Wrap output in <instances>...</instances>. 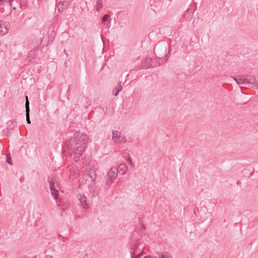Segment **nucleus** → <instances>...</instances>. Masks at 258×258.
<instances>
[{
    "mask_svg": "<svg viewBox=\"0 0 258 258\" xmlns=\"http://www.w3.org/2000/svg\"><path fill=\"white\" fill-rule=\"evenodd\" d=\"M5 2L8 3V0H0V7L2 6H3Z\"/></svg>",
    "mask_w": 258,
    "mask_h": 258,
    "instance_id": "5701e85b",
    "label": "nucleus"
},
{
    "mask_svg": "<svg viewBox=\"0 0 258 258\" xmlns=\"http://www.w3.org/2000/svg\"><path fill=\"white\" fill-rule=\"evenodd\" d=\"M231 78L235 81L237 84L244 85V81L246 80H245V76H241L239 77V78H236L233 77H231Z\"/></svg>",
    "mask_w": 258,
    "mask_h": 258,
    "instance_id": "f8f14e48",
    "label": "nucleus"
},
{
    "mask_svg": "<svg viewBox=\"0 0 258 258\" xmlns=\"http://www.w3.org/2000/svg\"><path fill=\"white\" fill-rule=\"evenodd\" d=\"M126 139L123 136H121V138H119V139H118V141H117L116 143H123L126 142Z\"/></svg>",
    "mask_w": 258,
    "mask_h": 258,
    "instance_id": "f3484780",
    "label": "nucleus"
},
{
    "mask_svg": "<svg viewBox=\"0 0 258 258\" xmlns=\"http://www.w3.org/2000/svg\"><path fill=\"white\" fill-rule=\"evenodd\" d=\"M156 47H157V46H155V48H154V50H155V49L156 48Z\"/></svg>",
    "mask_w": 258,
    "mask_h": 258,
    "instance_id": "473e14b6",
    "label": "nucleus"
},
{
    "mask_svg": "<svg viewBox=\"0 0 258 258\" xmlns=\"http://www.w3.org/2000/svg\"><path fill=\"white\" fill-rule=\"evenodd\" d=\"M61 206V204L60 203V202H59L58 203H57V206L58 207H60Z\"/></svg>",
    "mask_w": 258,
    "mask_h": 258,
    "instance_id": "a878e982",
    "label": "nucleus"
},
{
    "mask_svg": "<svg viewBox=\"0 0 258 258\" xmlns=\"http://www.w3.org/2000/svg\"><path fill=\"white\" fill-rule=\"evenodd\" d=\"M69 205L68 203H66L64 204H63L62 207H61V209L62 210H65L66 209H68L69 208Z\"/></svg>",
    "mask_w": 258,
    "mask_h": 258,
    "instance_id": "aec40b11",
    "label": "nucleus"
},
{
    "mask_svg": "<svg viewBox=\"0 0 258 258\" xmlns=\"http://www.w3.org/2000/svg\"><path fill=\"white\" fill-rule=\"evenodd\" d=\"M26 121L27 123L30 124L31 123L30 119V116H29V112L28 111H27V113H26Z\"/></svg>",
    "mask_w": 258,
    "mask_h": 258,
    "instance_id": "6ab92c4d",
    "label": "nucleus"
},
{
    "mask_svg": "<svg viewBox=\"0 0 258 258\" xmlns=\"http://www.w3.org/2000/svg\"><path fill=\"white\" fill-rule=\"evenodd\" d=\"M46 258H52L51 256H47Z\"/></svg>",
    "mask_w": 258,
    "mask_h": 258,
    "instance_id": "c85d7f7f",
    "label": "nucleus"
},
{
    "mask_svg": "<svg viewBox=\"0 0 258 258\" xmlns=\"http://www.w3.org/2000/svg\"><path fill=\"white\" fill-rule=\"evenodd\" d=\"M7 163H9L10 165H12V162L11 161V158L10 156L8 157V156L7 155Z\"/></svg>",
    "mask_w": 258,
    "mask_h": 258,
    "instance_id": "412c9836",
    "label": "nucleus"
},
{
    "mask_svg": "<svg viewBox=\"0 0 258 258\" xmlns=\"http://www.w3.org/2000/svg\"><path fill=\"white\" fill-rule=\"evenodd\" d=\"M13 9H14V10H16V8L15 7H14L13 8Z\"/></svg>",
    "mask_w": 258,
    "mask_h": 258,
    "instance_id": "2f4dec72",
    "label": "nucleus"
},
{
    "mask_svg": "<svg viewBox=\"0 0 258 258\" xmlns=\"http://www.w3.org/2000/svg\"><path fill=\"white\" fill-rule=\"evenodd\" d=\"M26 103H25V107H26V112L27 113V111H28L29 112L30 111V108H29V102L28 100V97L26 96Z\"/></svg>",
    "mask_w": 258,
    "mask_h": 258,
    "instance_id": "dca6fc26",
    "label": "nucleus"
},
{
    "mask_svg": "<svg viewBox=\"0 0 258 258\" xmlns=\"http://www.w3.org/2000/svg\"><path fill=\"white\" fill-rule=\"evenodd\" d=\"M80 197L79 198V200L80 201V203L82 205L84 208H86L88 207V206L87 204L86 198V197H82L81 195H79Z\"/></svg>",
    "mask_w": 258,
    "mask_h": 258,
    "instance_id": "ddd939ff",
    "label": "nucleus"
},
{
    "mask_svg": "<svg viewBox=\"0 0 258 258\" xmlns=\"http://www.w3.org/2000/svg\"><path fill=\"white\" fill-rule=\"evenodd\" d=\"M116 167H112L108 171L107 175V180L106 181V185H110L112 182L113 180L116 177Z\"/></svg>",
    "mask_w": 258,
    "mask_h": 258,
    "instance_id": "f03ea898",
    "label": "nucleus"
},
{
    "mask_svg": "<svg viewBox=\"0 0 258 258\" xmlns=\"http://www.w3.org/2000/svg\"><path fill=\"white\" fill-rule=\"evenodd\" d=\"M100 5H99V9H100Z\"/></svg>",
    "mask_w": 258,
    "mask_h": 258,
    "instance_id": "72a5a7b5",
    "label": "nucleus"
},
{
    "mask_svg": "<svg viewBox=\"0 0 258 258\" xmlns=\"http://www.w3.org/2000/svg\"><path fill=\"white\" fill-rule=\"evenodd\" d=\"M130 165H132L133 164V163H132V161L131 160V159L130 158Z\"/></svg>",
    "mask_w": 258,
    "mask_h": 258,
    "instance_id": "cd10ccee",
    "label": "nucleus"
},
{
    "mask_svg": "<svg viewBox=\"0 0 258 258\" xmlns=\"http://www.w3.org/2000/svg\"><path fill=\"white\" fill-rule=\"evenodd\" d=\"M112 134V140L114 142L116 143L117 141H118L119 138H121V133L117 131H113Z\"/></svg>",
    "mask_w": 258,
    "mask_h": 258,
    "instance_id": "9b49d317",
    "label": "nucleus"
},
{
    "mask_svg": "<svg viewBox=\"0 0 258 258\" xmlns=\"http://www.w3.org/2000/svg\"><path fill=\"white\" fill-rule=\"evenodd\" d=\"M58 237H61L62 238H63V237L61 235H59Z\"/></svg>",
    "mask_w": 258,
    "mask_h": 258,
    "instance_id": "7c9ffc66",
    "label": "nucleus"
},
{
    "mask_svg": "<svg viewBox=\"0 0 258 258\" xmlns=\"http://www.w3.org/2000/svg\"><path fill=\"white\" fill-rule=\"evenodd\" d=\"M116 175L118 174L123 175L127 170V167L124 164H120L119 165L118 167L116 168Z\"/></svg>",
    "mask_w": 258,
    "mask_h": 258,
    "instance_id": "6e6552de",
    "label": "nucleus"
},
{
    "mask_svg": "<svg viewBox=\"0 0 258 258\" xmlns=\"http://www.w3.org/2000/svg\"><path fill=\"white\" fill-rule=\"evenodd\" d=\"M166 50H167V48L166 47H164V50L166 52Z\"/></svg>",
    "mask_w": 258,
    "mask_h": 258,
    "instance_id": "c756f323",
    "label": "nucleus"
},
{
    "mask_svg": "<svg viewBox=\"0 0 258 258\" xmlns=\"http://www.w3.org/2000/svg\"><path fill=\"white\" fill-rule=\"evenodd\" d=\"M194 13V10L191 9H188L186 13L184 14V17L187 20H190L193 17Z\"/></svg>",
    "mask_w": 258,
    "mask_h": 258,
    "instance_id": "9d476101",
    "label": "nucleus"
},
{
    "mask_svg": "<svg viewBox=\"0 0 258 258\" xmlns=\"http://www.w3.org/2000/svg\"><path fill=\"white\" fill-rule=\"evenodd\" d=\"M142 228L144 230L146 229V227L144 225H142Z\"/></svg>",
    "mask_w": 258,
    "mask_h": 258,
    "instance_id": "393cba45",
    "label": "nucleus"
},
{
    "mask_svg": "<svg viewBox=\"0 0 258 258\" xmlns=\"http://www.w3.org/2000/svg\"><path fill=\"white\" fill-rule=\"evenodd\" d=\"M101 21L103 23L104 25L106 26L107 28H109L110 27L111 19L110 18V16L109 15L106 14L104 15L101 19Z\"/></svg>",
    "mask_w": 258,
    "mask_h": 258,
    "instance_id": "1a4fd4ad",
    "label": "nucleus"
},
{
    "mask_svg": "<svg viewBox=\"0 0 258 258\" xmlns=\"http://www.w3.org/2000/svg\"><path fill=\"white\" fill-rule=\"evenodd\" d=\"M74 136L73 138L67 141L65 145L70 151L74 153V160L78 162L86 147L88 137L83 133H77Z\"/></svg>",
    "mask_w": 258,
    "mask_h": 258,
    "instance_id": "f257e3e1",
    "label": "nucleus"
},
{
    "mask_svg": "<svg viewBox=\"0 0 258 258\" xmlns=\"http://www.w3.org/2000/svg\"><path fill=\"white\" fill-rule=\"evenodd\" d=\"M56 180L52 178L50 181V189L51 194L53 196L55 199H56L58 196V190L55 188V184Z\"/></svg>",
    "mask_w": 258,
    "mask_h": 258,
    "instance_id": "7ed1b4c3",
    "label": "nucleus"
},
{
    "mask_svg": "<svg viewBox=\"0 0 258 258\" xmlns=\"http://www.w3.org/2000/svg\"><path fill=\"white\" fill-rule=\"evenodd\" d=\"M97 10L99 11V5H100V7H102V4L101 3L100 1H98L97 2Z\"/></svg>",
    "mask_w": 258,
    "mask_h": 258,
    "instance_id": "4be33fe9",
    "label": "nucleus"
},
{
    "mask_svg": "<svg viewBox=\"0 0 258 258\" xmlns=\"http://www.w3.org/2000/svg\"><path fill=\"white\" fill-rule=\"evenodd\" d=\"M59 5H61L60 3H59V4H58V6H59ZM58 11L59 12H61V11L60 10V9H59V7L58 8Z\"/></svg>",
    "mask_w": 258,
    "mask_h": 258,
    "instance_id": "bb28decb",
    "label": "nucleus"
},
{
    "mask_svg": "<svg viewBox=\"0 0 258 258\" xmlns=\"http://www.w3.org/2000/svg\"><path fill=\"white\" fill-rule=\"evenodd\" d=\"M244 86L247 87L254 88V83L256 82L255 78L253 76H245Z\"/></svg>",
    "mask_w": 258,
    "mask_h": 258,
    "instance_id": "39448f33",
    "label": "nucleus"
},
{
    "mask_svg": "<svg viewBox=\"0 0 258 258\" xmlns=\"http://www.w3.org/2000/svg\"><path fill=\"white\" fill-rule=\"evenodd\" d=\"M9 24L5 22L0 24V35L3 36L8 32Z\"/></svg>",
    "mask_w": 258,
    "mask_h": 258,
    "instance_id": "0eeeda50",
    "label": "nucleus"
},
{
    "mask_svg": "<svg viewBox=\"0 0 258 258\" xmlns=\"http://www.w3.org/2000/svg\"><path fill=\"white\" fill-rule=\"evenodd\" d=\"M121 90V86L120 82L118 83L116 87H115L112 93L115 96H117L119 92Z\"/></svg>",
    "mask_w": 258,
    "mask_h": 258,
    "instance_id": "4468645a",
    "label": "nucleus"
},
{
    "mask_svg": "<svg viewBox=\"0 0 258 258\" xmlns=\"http://www.w3.org/2000/svg\"><path fill=\"white\" fill-rule=\"evenodd\" d=\"M159 258H171L169 253L166 251H164L160 254L158 253Z\"/></svg>",
    "mask_w": 258,
    "mask_h": 258,
    "instance_id": "2eb2a0df",
    "label": "nucleus"
},
{
    "mask_svg": "<svg viewBox=\"0 0 258 258\" xmlns=\"http://www.w3.org/2000/svg\"><path fill=\"white\" fill-rule=\"evenodd\" d=\"M166 60H167V59H165V57H164V58L161 57L159 59V60L158 61V63L159 65H161L163 63H164L166 61Z\"/></svg>",
    "mask_w": 258,
    "mask_h": 258,
    "instance_id": "a211bd4d",
    "label": "nucleus"
},
{
    "mask_svg": "<svg viewBox=\"0 0 258 258\" xmlns=\"http://www.w3.org/2000/svg\"><path fill=\"white\" fill-rule=\"evenodd\" d=\"M142 58V69H148L151 66L152 59L150 57Z\"/></svg>",
    "mask_w": 258,
    "mask_h": 258,
    "instance_id": "423d86ee",
    "label": "nucleus"
},
{
    "mask_svg": "<svg viewBox=\"0 0 258 258\" xmlns=\"http://www.w3.org/2000/svg\"><path fill=\"white\" fill-rule=\"evenodd\" d=\"M125 158L127 162L129 163V156L128 157V155H126L125 156Z\"/></svg>",
    "mask_w": 258,
    "mask_h": 258,
    "instance_id": "b1692460",
    "label": "nucleus"
},
{
    "mask_svg": "<svg viewBox=\"0 0 258 258\" xmlns=\"http://www.w3.org/2000/svg\"><path fill=\"white\" fill-rule=\"evenodd\" d=\"M142 58L139 56L135 59H133L132 61V66L134 70L137 71L142 69Z\"/></svg>",
    "mask_w": 258,
    "mask_h": 258,
    "instance_id": "20e7f679",
    "label": "nucleus"
}]
</instances>
